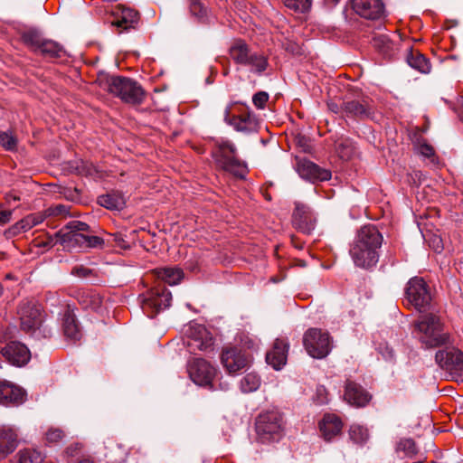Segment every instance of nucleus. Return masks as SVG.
<instances>
[{
  "label": "nucleus",
  "mask_w": 463,
  "mask_h": 463,
  "mask_svg": "<svg viewBox=\"0 0 463 463\" xmlns=\"http://www.w3.org/2000/svg\"><path fill=\"white\" fill-rule=\"evenodd\" d=\"M396 453L400 458H411L418 453V449L412 439H402L396 445Z\"/></svg>",
  "instance_id": "c9c22d12"
},
{
  "label": "nucleus",
  "mask_w": 463,
  "mask_h": 463,
  "mask_svg": "<svg viewBox=\"0 0 463 463\" xmlns=\"http://www.w3.org/2000/svg\"><path fill=\"white\" fill-rule=\"evenodd\" d=\"M405 301L420 312L426 311L430 307L431 294L430 288L422 278L413 277L405 288Z\"/></svg>",
  "instance_id": "0eeeda50"
},
{
  "label": "nucleus",
  "mask_w": 463,
  "mask_h": 463,
  "mask_svg": "<svg viewBox=\"0 0 463 463\" xmlns=\"http://www.w3.org/2000/svg\"><path fill=\"white\" fill-rule=\"evenodd\" d=\"M341 109L345 117L358 119L371 118L374 113L367 99L345 100L342 103Z\"/></svg>",
  "instance_id": "a211bd4d"
},
{
  "label": "nucleus",
  "mask_w": 463,
  "mask_h": 463,
  "mask_svg": "<svg viewBox=\"0 0 463 463\" xmlns=\"http://www.w3.org/2000/svg\"><path fill=\"white\" fill-rule=\"evenodd\" d=\"M79 463H93V462L90 459H83V460L80 461Z\"/></svg>",
  "instance_id": "680f3d73"
},
{
  "label": "nucleus",
  "mask_w": 463,
  "mask_h": 463,
  "mask_svg": "<svg viewBox=\"0 0 463 463\" xmlns=\"http://www.w3.org/2000/svg\"><path fill=\"white\" fill-rule=\"evenodd\" d=\"M336 151L344 160H348L354 153V143L348 138H341L335 143Z\"/></svg>",
  "instance_id": "ea45409f"
},
{
  "label": "nucleus",
  "mask_w": 463,
  "mask_h": 463,
  "mask_svg": "<svg viewBox=\"0 0 463 463\" xmlns=\"http://www.w3.org/2000/svg\"><path fill=\"white\" fill-rule=\"evenodd\" d=\"M24 232H25L24 230L23 224H21V221H18L14 225L6 229L4 234L7 239H11Z\"/></svg>",
  "instance_id": "8fccbe9b"
},
{
  "label": "nucleus",
  "mask_w": 463,
  "mask_h": 463,
  "mask_svg": "<svg viewBox=\"0 0 463 463\" xmlns=\"http://www.w3.org/2000/svg\"><path fill=\"white\" fill-rule=\"evenodd\" d=\"M189 9L193 16L202 20L206 16L207 10L199 0H189Z\"/></svg>",
  "instance_id": "c03bdc74"
},
{
  "label": "nucleus",
  "mask_w": 463,
  "mask_h": 463,
  "mask_svg": "<svg viewBox=\"0 0 463 463\" xmlns=\"http://www.w3.org/2000/svg\"><path fill=\"white\" fill-rule=\"evenodd\" d=\"M293 226L299 232L309 234L315 229L316 218L310 207L301 203H295L292 214Z\"/></svg>",
  "instance_id": "f3484780"
},
{
  "label": "nucleus",
  "mask_w": 463,
  "mask_h": 463,
  "mask_svg": "<svg viewBox=\"0 0 463 463\" xmlns=\"http://www.w3.org/2000/svg\"><path fill=\"white\" fill-rule=\"evenodd\" d=\"M45 220V216L43 212H37L31 214L26 215L24 218L21 219V224H23L24 232H28L34 226L42 223Z\"/></svg>",
  "instance_id": "79ce46f5"
},
{
  "label": "nucleus",
  "mask_w": 463,
  "mask_h": 463,
  "mask_svg": "<svg viewBox=\"0 0 463 463\" xmlns=\"http://www.w3.org/2000/svg\"><path fill=\"white\" fill-rule=\"evenodd\" d=\"M354 12L368 20H379L384 16V5L382 0H351Z\"/></svg>",
  "instance_id": "dca6fc26"
},
{
  "label": "nucleus",
  "mask_w": 463,
  "mask_h": 463,
  "mask_svg": "<svg viewBox=\"0 0 463 463\" xmlns=\"http://www.w3.org/2000/svg\"><path fill=\"white\" fill-rule=\"evenodd\" d=\"M326 2H329V3L333 4V5H335V4H337L340 0H326Z\"/></svg>",
  "instance_id": "052dcab7"
},
{
  "label": "nucleus",
  "mask_w": 463,
  "mask_h": 463,
  "mask_svg": "<svg viewBox=\"0 0 463 463\" xmlns=\"http://www.w3.org/2000/svg\"><path fill=\"white\" fill-rule=\"evenodd\" d=\"M18 445V435L13 428L4 426L0 429V459L11 454Z\"/></svg>",
  "instance_id": "a878e982"
},
{
  "label": "nucleus",
  "mask_w": 463,
  "mask_h": 463,
  "mask_svg": "<svg viewBox=\"0 0 463 463\" xmlns=\"http://www.w3.org/2000/svg\"><path fill=\"white\" fill-rule=\"evenodd\" d=\"M442 249V246L440 245V240L437 242V245L435 247V250L439 251Z\"/></svg>",
  "instance_id": "bf43d9fd"
},
{
  "label": "nucleus",
  "mask_w": 463,
  "mask_h": 463,
  "mask_svg": "<svg viewBox=\"0 0 463 463\" xmlns=\"http://www.w3.org/2000/svg\"><path fill=\"white\" fill-rule=\"evenodd\" d=\"M328 108H329V109H330L331 111H333V112H335V113H338V112L342 111L341 108H339V107L337 106V104H335V103H333V102L328 103Z\"/></svg>",
  "instance_id": "13d9d810"
},
{
  "label": "nucleus",
  "mask_w": 463,
  "mask_h": 463,
  "mask_svg": "<svg viewBox=\"0 0 463 463\" xmlns=\"http://www.w3.org/2000/svg\"><path fill=\"white\" fill-rule=\"evenodd\" d=\"M191 380L200 386L212 385L216 375V369L203 358H193L187 366Z\"/></svg>",
  "instance_id": "ddd939ff"
},
{
  "label": "nucleus",
  "mask_w": 463,
  "mask_h": 463,
  "mask_svg": "<svg viewBox=\"0 0 463 463\" xmlns=\"http://www.w3.org/2000/svg\"><path fill=\"white\" fill-rule=\"evenodd\" d=\"M18 314L21 329L36 339L52 336V329L43 324V316L39 305L32 302L21 304Z\"/></svg>",
  "instance_id": "20e7f679"
},
{
  "label": "nucleus",
  "mask_w": 463,
  "mask_h": 463,
  "mask_svg": "<svg viewBox=\"0 0 463 463\" xmlns=\"http://www.w3.org/2000/svg\"><path fill=\"white\" fill-rule=\"evenodd\" d=\"M172 301L171 292L164 288L152 292L148 297L142 300V309L147 317H153L156 313L170 307Z\"/></svg>",
  "instance_id": "2eb2a0df"
},
{
  "label": "nucleus",
  "mask_w": 463,
  "mask_h": 463,
  "mask_svg": "<svg viewBox=\"0 0 463 463\" xmlns=\"http://www.w3.org/2000/svg\"><path fill=\"white\" fill-rule=\"evenodd\" d=\"M283 430V418L279 411H267L258 416L256 431L262 442L278 440Z\"/></svg>",
  "instance_id": "6e6552de"
},
{
  "label": "nucleus",
  "mask_w": 463,
  "mask_h": 463,
  "mask_svg": "<svg viewBox=\"0 0 463 463\" xmlns=\"http://www.w3.org/2000/svg\"><path fill=\"white\" fill-rule=\"evenodd\" d=\"M379 353L382 354L383 358L386 361H392L394 358V352L392 347H390L387 344L381 345L378 347Z\"/></svg>",
  "instance_id": "603ef678"
},
{
  "label": "nucleus",
  "mask_w": 463,
  "mask_h": 463,
  "mask_svg": "<svg viewBox=\"0 0 463 463\" xmlns=\"http://www.w3.org/2000/svg\"><path fill=\"white\" fill-rule=\"evenodd\" d=\"M65 437L62 430L59 428H50L46 434L45 439L48 443H57Z\"/></svg>",
  "instance_id": "de8ad7c7"
},
{
  "label": "nucleus",
  "mask_w": 463,
  "mask_h": 463,
  "mask_svg": "<svg viewBox=\"0 0 463 463\" xmlns=\"http://www.w3.org/2000/svg\"><path fill=\"white\" fill-rule=\"evenodd\" d=\"M344 397L349 404L356 407L365 406L371 399L370 394L354 382L346 383Z\"/></svg>",
  "instance_id": "393cba45"
},
{
  "label": "nucleus",
  "mask_w": 463,
  "mask_h": 463,
  "mask_svg": "<svg viewBox=\"0 0 463 463\" xmlns=\"http://www.w3.org/2000/svg\"><path fill=\"white\" fill-rule=\"evenodd\" d=\"M43 215L45 216V220L48 217L52 216H61L66 217L69 215V207L64 204H57L54 206H50L49 208L42 211Z\"/></svg>",
  "instance_id": "37998d69"
},
{
  "label": "nucleus",
  "mask_w": 463,
  "mask_h": 463,
  "mask_svg": "<svg viewBox=\"0 0 463 463\" xmlns=\"http://www.w3.org/2000/svg\"><path fill=\"white\" fill-rule=\"evenodd\" d=\"M0 144L5 149L13 151L16 148L17 140L11 133L1 132Z\"/></svg>",
  "instance_id": "49530a36"
},
{
  "label": "nucleus",
  "mask_w": 463,
  "mask_h": 463,
  "mask_svg": "<svg viewBox=\"0 0 463 463\" xmlns=\"http://www.w3.org/2000/svg\"><path fill=\"white\" fill-rule=\"evenodd\" d=\"M418 152L427 158H432L435 155L434 148L426 143H421L418 146Z\"/></svg>",
  "instance_id": "3c124183"
},
{
  "label": "nucleus",
  "mask_w": 463,
  "mask_h": 463,
  "mask_svg": "<svg viewBox=\"0 0 463 463\" xmlns=\"http://www.w3.org/2000/svg\"><path fill=\"white\" fill-rule=\"evenodd\" d=\"M24 400V392L14 383L0 380V403L20 404Z\"/></svg>",
  "instance_id": "b1692460"
},
{
  "label": "nucleus",
  "mask_w": 463,
  "mask_h": 463,
  "mask_svg": "<svg viewBox=\"0 0 463 463\" xmlns=\"http://www.w3.org/2000/svg\"><path fill=\"white\" fill-rule=\"evenodd\" d=\"M63 331L66 337L76 341L81 336L78 324L73 315L68 314L63 319Z\"/></svg>",
  "instance_id": "e433bc0d"
},
{
  "label": "nucleus",
  "mask_w": 463,
  "mask_h": 463,
  "mask_svg": "<svg viewBox=\"0 0 463 463\" xmlns=\"http://www.w3.org/2000/svg\"><path fill=\"white\" fill-rule=\"evenodd\" d=\"M383 236L373 225H364L358 232L350 247V256L355 266L369 269L378 262V250Z\"/></svg>",
  "instance_id": "f257e3e1"
},
{
  "label": "nucleus",
  "mask_w": 463,
  "mask_h": 463,
  "mask_svg": "<svg viewBox=\"0 0 463 463\" xmlns=\"http://www.w3.org/2000/svg\"><path fill=\"white\" fill-rule=\"evenodd\" d=\"M5 201L8 204H12L14 203L19 202L20 197L14 194H8L5 195Z\"/></svg>",
  "instance_id": "4d7b16f0"
},
{
  "label": "nucleus",
  "mask_w": 463,
  "mask_h": 463,
  "mask_svg": "<svg viewBox=\"0 0 463 463\" xmlns=\"http://www.w3.org/2000/svg\"><path fill=\"white\" fill-rule=\"evenodd\" d=\"M78 301L83 308L97 309L102 304V298L95 291L84 289L78 293Z\"/></svg>",
  "instance_id": "473e14b6"
},
{
  "label": "nucleus",
  "mask_w": 463,
  "mask_h": 463,
  "mask_svg": "<svg viewBox=\"0 0 463 463\" xmlns=\"http://www.w3.org/2000/svg\"><path fill=\"white\" fill-rule=\"evenodd\" d=\"M269 100V94L265 91H259L252 97V102L258 109H264L267 101Z\"/></svg>",
  "instance_id": "09e8293b"
},
{
  "label": "nucleus",
  "mask_w": 463,
  "mask_h": 463,
  "mask_svg": "<svg viewBox=\"0 0 463 463\" xmlns=\"http://www.w3.org/2000/svg\"><path fill=\"white\" fill-rule=\"evenodd\" d=\"M303 345L311 357L323 359L332 349V338L326 331L309 328L303 335Z\"/></svg>",
  "instance_id": "423d86ee"
},
{
  "label": "nucleus",
  "mask_w": 463,
  "mask_h": 463,
  "mask_svg": "<svg viewBox=\"0 0 463 463\" xmlns=\"http://www.w3.org/2000/svg\"><path fill=\"white\" fill-rule=\"evenodd\" d=\"M408 64L421 73H429L430 71V64L424 55L418 51L411 50L407 57Z\"/></svg>",
  "instance_id": "72a5a7b5"
},
{
  "label": "nucleus",
  "mask_w": 463,
  "mask_h": 463,
  "mask_svg": "<svg viewBox=\"0 0 463 463\" xmlns=\"http://www.w3.org/2000/svg\"><path fill=\"white\" fill-rule=\"evenodd\" d=\"M157 277L165 283L173 286L184 279V271L178 267H165L156 269Z\"/></svg>",
  "instance_id": "7c9ffc66"
},
{
  "label": "nucleus",
  "mask_w": 463,
  "mask_h": 463,
  "mask_svg": "<svg viewBox=\"0 0 463 463\" xmlns=\"http://www.w3.org/2000/svg\"><path fill=\"white\" fill-rule=\"evenodd\" d=\"M24 42L35 52H39L47 58H61L65 55L64 48L52 40L44 39L35 31H29L23 35Z\"/></svg>",
  "instance_id": "9b49d317"
},
{
  "label": "nucleus",
  "mask_w": 463,
  "mask_h": 463,
  "mask_svg": "<svg viewBox=\"0 0 463 463\" xmlns=\"http://www.w3.org/2000/svg\"><path fill=\"white\" fill-rule=\"evenodd\" d=\"M327 392L324 386H319L317 389V403L318 404H326L328 402V399L326 397Z\"/></svg>",
  "instance_id": "864d4df0"
},
{
  "label": "nucleus",
  "mask_w": 463,
  "mask_h": 463,
  "mask_svg": "<svg viewBox=\"0 0 463 463\" xmlns=\"http://www.w3.org/2000/svg\"><path fill=\"white\" fill-rule=\"evenodd\" d=\"M435 361L440 368L450 373L463 370V352L455 346H446L439 350Z\"/></svg>",
  "instance_id": "4468645a"
},
{
  "label": "nucleus",
  "mask_w": 463,
  "mask_h": 463,
  "mask_svg": "<svg viewBox=\"0 0 463 463\" xmlns=\"http://www.w3.org/2000/svg\"><path fill=\"white\" fill-rule=\"evenodd\" d=\"M2 293H3V288H2V286L0 285V296L2 295Z\"/></svg>",
  "instance_id": "0e129e2a"
},
{
  "label": "nucleus",
  "mask_w": 463,
  "mask_h": 463,
  "mask_svg": "<svg viewBox=\"0 0 463 463\" xmlns=\"http://www.w3.org/2000/svg\"><path fill=\"white\" fill-rule=\"evenodd\" d=\"M19 463H43V456L33 449H24L17 453Z\"/></svg>",
  "instance_id": "4c0bfd02"
},
{
  "label": "nucleus",
  "mask_w": 463,
  "mask_h": 463,
  "mask_svg": "<svg viewBox=\"0 0 463 463\" xmlns=\"http://www.w3.org/2000/svg\"><path fill=\"white\" fill-rule=\"evenodd\" d=\"M285 5L288 8L304 13L311 7L312 0H285Z\"/></svg>",
  "instance_id": "a18cd8bd"
},
{
  "label": "nucleus",
  "mask_w": 463,
  "mask_h": 463,
  "mask_svg": "<svg viewBox=\"0 0 463 463\" xmlns=\"http://www.w3.org/2000/svg\"><path fill=\"white\" fill-rule=\"evenodd\" d=\"M98 82L101 88L123 102L140 104L145 96L142 87L134 80L123 76H100Z\"/></svg>",
  "instance_id": "7ed1b4c3"
},
{
  "label": "nucleus",
  "mask_w": 463,
  "mask_h": 463,
  "mask_svg": "<svg viewBox=\"0 0 463 463\" xmlns=\"http://www.w3.org/2000/svg\"><path fill=\"white\" fill-rule=\"evenodd\" d=\"M236 103L229 104L224 109V121L234 130L244 134L257 132L259 123L256 117L247 108H240L234 113Z\"/></svg>",
  "instance_id": "1a4fd4ad"
},
{
  "label": "nucleus",
  "mask_w": 463,
  "mask_h": 463,
  "mask_svg": "<svg viewBox=\"0 0 463 463\" xmlns=\"http://www.w3.org/2000/svg\"><path fill=\"white\" fill-rule=\"evenodd\" d=\"M76 170H77L80 174H81V173L83 172V171L80 168V166H79V165H77Z\"/></svg>",
  "instance_id": "e2e57ef3"
},
{
  "label": "nucleus",
  "mask_w": 463,
  "mask_h": 463,
  "mask_svg": "<svg viewBox=\"0 0 463 463\" xmlns=\"http://www.w3.org/2000/svg\"><path fill=\"white\" fill-rule=\"evenodd\" d=\"M1 354L10 364L16 366L26 364L31 357L27 346L17 341L8 343L2 348Z\"/></svg>",
  "instance_id": "6ab92c4d"
},
{
  "label": "nucleus",
  "mask_w": 463,
  "mask_h": 463,
  "mask_svg": "<svg viewBox=\"0 0 463 463\" xmlns=\"http://www.w3.org/2000/svg\"><path fill=\"white\" fill-rule=\"evenodd\" d=\"M186 345L190 352L209 351L213 345V338L207 328L199 324H193L185 331Z\"/></svg>",
  "instance_id": "f8f14e48"
},
{
  "label": "nucleus",
  "mask_w": 463,
  "mask_h": 463,
  "mask_svg": "<svg viewBox=\"0 0 463 463\" xmlns=\"http://www.w3.org/2000/svg\"><path fill=\"white\" fill-rule=\"evenodd\" d=\"M235 146L225 141L220 144L218 150L215 153L216 162L218 165L224 171L232 175L244 178L248 170L244 162L240 161L236 156Z\"/></svg>",
  "instance_id": "9d476101"
},
{
  "label": "nucleus",
  "mask_w": 463,
  "mask_h": 463,
  "mask_svg": "<svg viewBox=\"0 0 463 463\" xmlns=\"http://www.w3.org/2000/svg\"><path fill=\"white\" fill-rule=\"evenodd\" d=\"M13 211L11 210H0V225H5L10 222L12 218Z\"/></svg>",
  "instance_id": "6e6d98bb"
},
{
  "label": "nucleus",
  "mask_w": 463,
  "mask_h": 463,
  "mask_svg": "<svg viewBox=\"0 0 463 463\" xmlns=\"http://www.w3.org/2000/svg\"><path fill=\"white\" fill-rule=\"evenodd\" d=\"M260 385V378L253 373H247L241 380L240 387L243 392H251L256 391Z\"/></svg>",
  "instance_id": "58836bf2"
},
{
  "label": "nucleus",
  "mask_w": 463,
  "mask_h": 463,
  "mask_svg": "<svg viewBox=\"0 0 463 463\" xmlns=\"http://www.w3.org/2000/svg\"><path fill=\"white\" fill-rule=\"evenodd\" d=\"M229 53L235 63L247 67L252 73L261 74L268 68V58L263 53L251 50L242 40L234 41Z\"/></svg>",
  "instance_id": "39448f33"
},
{
  "label": "nucleus",
  "mask_w": 463,
  "mask_h": 463,
  "mask_svg": "<svg viewBox=\"0 0 463 463\" xmlns=\"http://www.w3.org/2000/svg\"><path fill=\"white\" fill-rule=\"evenodd\" d=\"M90 269L83 267V266H77L74 267L71 270V273L77 277L80 278H87L90 274Z\"/></svg>",
  "instance_id": "5fc2aeb1"
},
{
  "label": "nucleus",
  "mask_w": 463,
  "mask_h": 463,
  "mask_svg": "<svg viewBox=\"0 0 463 463\" xmlns=\"http://www.w3.org/2000/svg\"><path fill=\"white\" fill-rule=\"evenodd\" d=\"M106 449L105 457L109 463H124L126 461L128 449L124 445L109 441Z\"/></svg>",
  "instance_id": "cd10ccee"
},
{
  "label": "nucleus",
  "mask_w": 463,
  "mask_h": 463,
  "mask_svg": "<svg viewBox=\"0 0 463 463\" xmlns=\"http://www.w3.org/2000/svg\"><path fill=\"white\" fill-rule=\"evenodd\" d=\"M318 429L322 439L326 442H331L341 435L343 422L335 414H325L318 422Z\"/></svg>",
  "instance_id": "412c9836"
},
{
  "label": "nucleus",
  "mask_w": 463,
  "mask_h": 463,
  "mask_svg": "<svg viewBox=\"0 0 463 463\" xmlns=\"http://www.w3.org/2000/svg\"><path fill=\"white\" fill-rule=\"evenodd\" d=\"M288 344L283 339H276L273 347L266 354V361L275 370H280L287 363Z\"/></svg>",
  "instance_id": "4be33fe9"
},
{
  "label": "nucleus",
  "mask_w": 463,
  "mask_h": 463,
  "mask_svg": "<svg viewBox=\"0 0 463 463\" xmlns=\"http://www.w3.org/2000/svg\"><path fill=\"white\" fill-rule=\"evenodd\" d=\"M71 238L74 241L73 245L80 248L101 249L104 246V240L96 235L72 234Z\"/></svg>",
  "instance_id": "2f4dec72"
},
{
  "label": "nucleus",
  "mask_w": 463,
  "mask_h": 463,
  "mask_svg": "<svg viewBox=\"0 0 463 463\" xmlns=\"http://www.w3.org/2000/svg\"><path fill=\"white\" fill-rule=\"evenodd\" d=\"M373 45L386 56H392L395 49V44L387 34L375 35L373 38Z\"/></svg>",
  "instance_id": "f704fd0d"
},
{
  "label": "nucleus",
  "mask_w": 463,
  "mask_h": 463,
  "mask_svg": "<svg viewBox=\"0 0 463 463\" xmlns=\"http://www.w3.org/2000/svg\"><path fill=\"white\" fill-rule=\"evenodd\" d=\"M138 13L129 7L120 6L115 12V19L112 24L125 30L132 28L137 24Z\"/></svg>",
  "instance_id": "bb28decb"
},
{
  "label": "nucleus",
  "mask_w": 463,
  "mask_h": 463,
  "mask_svg": "<svg viewBox=\"0 0 463 463\" xmlns=\"http://www.w3.org/2000/svg\"><path fill=\"white\" fill-rule=\"evenodd\" d=\"M98 203L100 206L109 210L120 211L126 204L124 195L119 192H111L98 197Z\"/></svg>",
  "instance_id": "c85d7f7f"
},
{
  "label": "nucleus",
  "mask_w": 463,
  "mask_h": 463,
  "mask_svg": "<svg viewBox=\"0 0 463 463\" xmlns=\"http://www.w3.org/2000/svg\"><path fill=\"white\" fill-rule=\"evenodd\" d=\"M413 333L425 348L450 345L453 343V337L445 329L441 318L433 313L420 316L414 323Z\"/></svg>",
  "instance_id": "f03ea898"
},
{
  "label": "nucleus",
  "mask_w": 463,
  "mask_h": 463,
  "mask_svg": "<svg viewBox=\"0 0 463 463\" xmlns=\"http://www.w3.org/2000/svg\"><path fill=\"white\" fill-rule=\"evenodd\" d=\"M297 171L301 178L312 183L326 181L331 178V172L329 170L321 168L315 163L306 159L298 162Z\"/></svg>",
  "instance_id": "aec40b11"
},
{
  "label": "nucleus",
  "mask_w": 463,
  "mask_h": 463,
  "mask_svg": "<svg viewBox=\"0 0 463 463\" xmlns=\"http://www.w3.org/2000/svg\"><path fill=\"white\" fill-rule=\"evenodd\" d=\"M89 231L90 226L87 223L80 221H71L60 232L61 241L73 245L74 241L71 238L72 234H82L81 232Z\"/></svg>",
  "instance_id": "c756f323"
},
{
  "label": "nucleus",
  "mask_w": 463,
  "mask_h": 463,
  "mask_svg": "<svg viewBox=\"0 0 463 463\" xmlns=\"http://www.w3.org/2000/svg\"><path fill=\"white\" fill-rule=\"evenodd\" d=\"M221 361L229 373H235L246 366L245 356L236 348H227L222 351Z\"/></svg>",
  "instance_id": "5701e85b"
},
{
  "label": "nucleus",
  "mask_w": 463,
  "mask_h": 463,
  "mask_svg": "<svg viewBox=\"0 0 463 463\" xmlns=\"http://www.w3.org/2000/svg\"><path fill=\"white\" fill-rule=\"evenodd\" d=\"M349 437L356 444H364L369 438L367 429L360 425H352L349 429Z\"/></svg>",
  "instance_id": "a19ab883"
}]
</instances>
